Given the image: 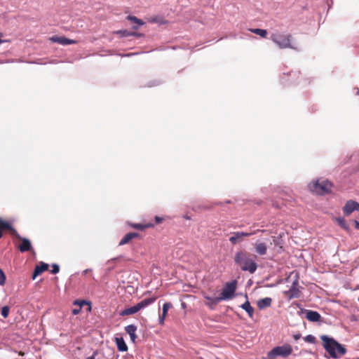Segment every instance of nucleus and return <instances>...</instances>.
Returning <instances> with one entry per match:
<instances>
[{
  "instance_id": "1",
  "label": "nucleus",
  "mask_w": 359,
  "mask_h": 359,
  "mask_svg": "<svg viewBox=\"0 0 359 359\" xmlns=\"http://www.w3.org/2000/svg\"><path fill=\"white\" fill-rule=\"evenodd\" d=\"M257 256L245 250L237 252L234 256L235 264L243 271L255 273L257 269Z\"/></svg>"
},
{
  "instance_id": "2",
  "label": "nucleus",
  "mask_w": 359,
  "mask_h": 359,
  "mask_svg": "<svg viewBox=\"0 0 359 359\" xmlns=\"http://www.w3.org/2000/svg\"><path fill=\"white\" fill-rule=\"evenodd\" d=\"M320 339L323 341L325 349L329 353L332 358H339L345 354L346 348L332 338L326 335H322Z\"/></svg>"
},
{
  "instance_id": "3",
  "label": "nucleus",
  "mask_w": 359,
  "mask_h": 359,
  "mask_svg": "<svg viewBox=\"0 0 359 359\" xmlns=\"http://www.w3.org/2000/svg\"><path fill=\"white\" fill-rule=\"evenodd\" d=\"M270 39L280 49L297 50V48L292 45V36L290 34L273 33L271 34Z\"/></svg>"
},
{
  "instance_id": "4",
  "label": "nucleus",
  "mask_w": 359,
  "mask_h": 359,
  "mask_svg": "<svg viewBox=\"0 0 359 359\" xmlns=\"http://www.w3.org/2000/svg\"><path fill=\"white\" fill-rule=\"evenodd\" d=\"M332 184L327 180H317L311 183L309 186L311 191L319 194L324 195L331 191Z\"/></svg>"
},
{
  "instance_id": "5",
  "label": "nucleus",
  "mask_w": 359,
  "mask_h": 359,
  "mask_svg": "<svg viewBox=\"0 0 359 359\" xmlns=\"http://www.w3.org/2000/svg\"><path fill=\"white\" fill-rule=\"evenodd\" d=\"M156 299V297L146 298L137 303L136 305L125 309L120 313V314H134L154 303Z\"/></svg>"
},
{
  "instance_id": "6",
  "label": "nucleus",
  "mask_w": 359,
  "mask_h": 359,
  "mask_svg": "<svg viewBox=\"0 0 359 359\" xmlns=\"http://www.w3.org/2000/svg\"><path fill=\"white\" fill-rule=\"evenodd\" d=\"M292 352V348L291 346L287 344L273 348L271 351L268 353L267 357L269 359H274L278 356L286 358L291 355Z\"/></svg>"
},
{
  "instance_id": "7",
  "label": "nucleus",
  "mask_w": 359,
  "mask_h": 359,
  "mask_svg": "<svg viewBox=\"0 0 359 359\" xmlns=\"http://www.w3.org/2000/svg\"><path fill=\"white\" fill-rule=\"evenodd\" d=\"M236 280H233L231 282L226 283L219 296L220 299L222 300L231 299L233 297L234 293L236 292Z\"/></svg>"
},
{
  "instance_id": "8",
  "label": "nucleus",
  "mask_w": 359,
  "mask_h": 359,
  "mask_svg": "<svg viewBox=\"0 0 359 359\" xmlns=\"http://www.w3.org/2000/svg\"><path fill=\"white\" fill-rule=\"evenodd\" d=\"M259 229L252 232H243V231H236L231 233V236L229 238V241L232 245H236L243 241L244 237H248L255 234Z\"/></svg>"
},
{
  "instance_id": "9",
  "label": "nucleus",
  "mask_w": 359,
  "mask_h": 359,
  "mask_svg": "<svg viewBox=\"0 0 359 359\" xmlns=\"http://www.w3.org/2000/svg\"><path fill=\"white\" fill-rule=\"evenodd\" d=\"M75 308L72 310V314H78L79 312L90 313L91 311V304L85 300H76L74 303Z\"/></svg>"
},
{
  "instance_id": "10",
  "label": "nucleus",
  "mask_w": 359,
  "mask_h": 359,
  "mask_svg": "<svg viewBox=\"0 0 359 359\" xmlns=\"http://www.w3.org/2000/svg\"><path fill=\"white\" fill-rule=\"evenodd\" d=\"M6 231H8L12 236L13 234H17V231L13 228L11 222L0 217L1 238L3 237L4 233Z\"/></svg>"
},
{
  "instance_id": "11",
  "label": "nucleus",
  "mask_w": 359,
  "mask_h": 359,
  "mask_svg": "<svg viewBox=\"0 0 359 359\" xmlns=\"http://www.w3.org/2000/svg\"><path fill=\"white\" fill-rule=\"evenodd\" d=\"M13 236L20 241L18 248L21 252H28L32 249V243L29 239L20 236L18 232L17 234H13Z\"/></svg>"
},
{
  "instance_id": "12",
  "label": "nucleus",
  "mask_w": 359,
  "mask_h": 359,
  "mask_svg": "<svg viewBox=\"0 0 359 359\" xmlns=\"http://www.w3.org/2000/svg\"><path fill=\"white\" fill-rule=\"evenodd\" d=\"M359 208V203L354 201H348L343 208V212L346 215H349L354 210H357Z\"/></svg>"
},
{
  "instance_id": "13",
  "label": "nucleus",
  "mask_w": 359,
  "mask_h": 359,
  "mask_svg": "<svg viewBox=\"0 0 359 359\" xmlns=\"http://www.w3.org/2000/svg\"><path fill=\"white\" fill-rule=\"evenodd\" d=\"M50 41L53 43H57L61 45H69V44H75L76 43V41L67 39L65 36H53L50 38Z\"/></svg>"
},
{
  "instance_id": "14",
  "label": "nucleus",
  "mask_w": 359,
  "mask_h": 359,
  "mask_svg": "<svg viewBox=\"0 0 359 359\" xmlns=\"http://www.w3.org/2000/svg\"><path fill=\"white\" fill-rule=\"evenodd\" d=\"M48 269V264H46L44 262H40L39 265H36L35 269H34V273H33V275H32V279H35L36 278V276H38L39 275L41 274L42 273H43L44 271H47Z\"/></svg>"
},
{
  "instance_id": "15",
  "label": "nucleus",
  "mask_w": 359,
  "mask_h": 359,
  "mask_svg": "<svg viewBox=\"0 0 359 359\" xmlns=\"http://www.w3.org/2000/svg\"><path fill=\"white\" fill-rule=\"evenodd\" d=\"M255 252L259 255H264L267 252V245L266 243L260 241H257L255 243Z\"/></svg>"
},
{
  "instance_id": "16",
  "label": "nucleus",
  "mask_w": 359,
  "mask_h": 359,
  "mask_svg": "<svg viewBox=\"0 0 359 359\" xmlns=\"http://www.w3.org/2000/svg\"><path fill=\"white\" fill-rule=\"evenodd\" d=\"M204 297L206 299L205 304L212 309L222 301L219 297H209L205 295Z\"/></svg>"
},
{
  "instance_id": "17",
  "label": "nucleus",
  "mask_w": 359,
  "mask_h": 359,
  "mask_svg": "<svg viewBox=\"0 0 359 359\" xmlns=\"http://www.w3.org/2000/svg\"><path fill=\"white\" fill-rule=\"evenodd\" d=\"M272 302V299L271 297H265L261 299H259L257 302V305L259 309H264L271 306Z\"/></svg>"
},
{
  "instance_id": "18",
  "label": "nucleus",
  "mask_w": 359,
  "mask_h": 359,
  "mask_svg": "<svg viewBox=\"0 0 359 359\" xmlns=\"http://www.w3.org/2000/svg\"><path fill=\"white\" fill-rule=\"evenodd\" d=\"M137 237H139L138 233H135V232L128 233L126 234L123 236V238L121 240V241L119 242V245H126V244L128 243L133 238H135Z\"/></svg>"
},
{
  "instance_id": "19",
  "label": "nucleus",
  "mask_w": 359,
  "mask_h": 359,
  "mask_svg": "<svg viewBox=\"0 0 359 359\" xmlns=\"http://www.w3.org/2000/svg\"><path fill=\"white\" fill-rule=\"evenodd\" d=\"M116 344L119 351L124 352L128 350V346L122 337H116Z\"/></svg>"
},
{
  "instance_id": "20",
  "label": "nucleus",
  "mask_w": 359,
  "mask_h": 359,
  "mask_svg": "<svg viewBox=\"0 0 359 359\" xmlns=\"http://www.w3.org/2000/svg\"><path fill=\"white\" fill-rule=\"evenodd\" d=\"M148 22L151 23H156L158 25H165L168 22L167 20H165L163 17L158 15L149 18Z\"/></svg>"
},
{
  "instance_id": "21",
  "label": "nucleus",
  "mask_w": 359,
  "mask_h": 359,
  "mask_svg": "<svg viewBox=\"0 0 359 359\" xmlns=\"http://www.w3.org/2000/svg\"><path fill=\"white\" fill-rule=\"evenodd\" d=\"M126 332L130 335V338L133 342H135L136 339V327L133 325H128L126 327Z\"/></svg>"
},
{
  "instance_id": "22",
  "label": "nucleus",
  "mask_w": 359,
  "mask_h": 359,
  "mask_svg": "<svg viewBox=\"0 0 359 359\" xmlns=\"http://www.w3.org/2000/svg\"><path fill=\"white\" fill-rule=\"evenodd\" d=\"M249 31L252 33L257 34L260 36L262 38H266L267 36V31L266 29L255 28V29H249Z\"/></svg>"
},
{
  "instance_id": "23",
  "label": "nucleus",
  "mask_w": 359,
  "mask_h": 359,
  "mask_svg": "<svg viewBox=\"0 0 359 359\" xmlns=\"http://www.w3.org/2000/svg\"><path fill=\"white\" fill-rule=\"evenodd\" d=\"M126 18H127V20H130V22L136 23L138 26H141L144 24L143 20H142L133 15H128V16H127Z\"/></svg>"
},
{
  "instance_id": "24",
  "label": "nucleus",
  "mask_w": 359,
  "mask_h": 359,
  "mask_svg": "<svg viewBox=\"0 0 359 359\" xmlns=\"http://www.w3.org/2000/svg\"><path fill=\"white\" fill-rule=\"evenodd\" d=\"M130 226L138 230H144L145 229L152 226V224H130Z\"/></svg>"
},
{
  "instance_id": "25",
  "label": "nucleus",
  "mask_w": 359,
  "mask_h": 359,
  "mask_svg": "<svg viewBox=\"0 0 359 359\" xmlns=\"http://www.w3.org/2000/svg\"><path fill=\"white\" fill-rule=\"evenodd\" d=\"M336 221L337 222L338 224L344 229L347 230L348 229V226L346 222V220L344 218H342V217L336 218Z\"/></svg>"
},
{
  "instance_id": "26",
  "label": "nucleus",
  "mask_w": 359,
  "mask_h": 359,
  "mask_svg": "<svg viewBox=\"0 0 359 359\" xmlns=\"http://www.w3.org/2000/svg\"><path fill=\"white\" fill-rule=\"evenodd\" d=\"M242 307L243 309H244L247 313H248V314H252L253 311H254V309L251 306L249 302H245L243 305H242Z\"/></svg>"
},
{
  "instance_id": "27",
  "label": "nucleus",
  "mask_w": 359,
  "mask_h": 359,
  "mask_svg": "<svg viewBox=\"0 0 359 359\" xmlns=\"http://www.w3.org/2000/svg\"><path fill=\"white\" fill-rule=\"evenodd\" d=\"M117 33L121 34L123 36H140V34L137 33L131 32L127 30H120Z\"/></svg>"
},
{
  "instance_id": "28",
  "label": "nucleus",
  "mask_w": 359,
  "mask_h": 359,
  "mask_svg": "<svg viewBox=\"0 0 359 359\" xmlns=\"http://www.w3.org/2000/svg\"><path fill=\"white\" fill-rule=\"evenodd\" d=\"M172 307V304L170 302H166L163 306L162 314H167L168 310Z\"/></svg>"
},
{
  "instance_id": "29",
  "label": "nucleus",
  "mask_w": 359,
  "mask_h": 359,
  "mask_svg": "<svg viewBox=\"0 0 359 359\" xmlns=\"http://www.w3.org/2000/svg\"><path fill=\"white\" fill-rule=\"evenodd\" d=\"M311 322H318L320 320L321 316H306Z\"/></svg>"
},
{
  "instance_id": "30",
  "label": "nucleus",
  "mask_w": 359,
  "mask_h": 359,
  "mask_svg": "<svg viewBox=\"0 0 359 359\" xmlns=\"http://www.w3.org/2000/svg\"><path fill=\"white\" fill-rule=\"evenodd\" d=\"M6 282V276L2 269H0V285H4Z\"/></svg>"
},
{
  "instance_id": "31",
  "label": "nucleus",
  "mask_w": 359,
  "mask_h": 359,
  "mask_svg": "<svg viewBox=\"0 0 359 359\" xmlns=\"http://www.w3.org/2000/svg\"><path fill=\"white\" fill-rule=\"evenodd\" d=\"M304 340L306 341V342H309V343H314L315 341H316V338L314 336L311 335V334H309L307 335L305 338H304Z\"/></svg>"
},
{
  "instance_id": "32",
  "label": "nucleus",
  "mask_w": 359,
  "mask_h": 359,
  "mask_svg": "<svg viewBox=\"0 0 359 359\" xmlns=\"http://www.w3.org/2000/svg\"><path fill=\"white\" fill-rule=\"evenodd\" d=\"M52 268H53V269L50 271V272H51V273H53V274H56V273H57L59 272V271H60V267H59V266H58L57 264H53L52 265Z\"/></svg>"
},
{
  "instance_id": "33",
  "label": "nucleus",
  "mask_w": 359,
  "mask_h": 359,
  "mask_svg": "<svg viewBox=\"0 0 359 359\" xmlns=\"http://www.w3.org/2000/svg\"><path fill=\"white\" fill-rule=\"evenodd\" d=\"M10 311V309L8 306H5L1 309V314H8Z\"/></svg>"
},
{
  "instance_id": "34",
  "label": "nucleus",
  "mask_w": 359,
  "mask_h": 359,
  "mask_svg": "<svg viewBox=\"0 0 359 359\" xmlns=\"http://www.w3.org/2000/svg\"><path fill=\"white\" fill-rule=\"evenodd\" d=\"M165 316H158V321L159 324H163Z\"/></svg>"
},
{
  "instance_id": "35",
  "label": "nucleus",
  "mask_w": 359,
  "mask_h": 359,
  "mask_svg": "<svg viewBox=\"0 0 359 359\" xmlns=\"http://www.w3.org/2000/svg\"><path fill=\"white\" fill-rule=\"evenodd\" d=\"M290 75H292L293 77H295L297 79L299 78L300 76V73L299 72H290L289 74Z\"/></svg>"
},
{
  "instance_id": "36",
  "label": "nucleus",
  "mask_w": 359,
  "mask_h": 359,
  "mask_svg": "<svg viewBox=\"0 0 359 359\" xmlns=\"http://www.w3.org/2000/svg\"><path fill=\"white\" fill-rule=\"evenodd\" d=\"M97 354V352L95 351L91 356L86 358V359H95V357Z\"/></svg>"
},
{
  "instance_id": "37",
  "label": "nucleus",
  "mask_w": 359,
  "mask_h": 359,
  "mask_svg": "<svg viewBox=\"0 0 359 359\" xmlns=\"http://www.w3.org/2000/svg\"><path fill=\"white\" fill-rule=\"evenodd\" d=\"M306 314H311V315H313V314H318L316 311H307Z\"/></svg>"
},
{
  "instance_id": "38",
  "label": "nucleus",
  "mask_w": 359,
  "mask_h": 359,
  "mask_svg": "<svg viewBox=\"0 0 359 359\" xmlns=\"http://www.w3.org/2000/svg\"><path fill=\"white\" fill-rule=\"evenodd\" d=\"M155 220H156V223H160V222H161L162 219L160 218L159 217H156Z\"/></svg>"
},
{
  "instance_id": "39",
  "label": "nucleus",
  "mask_w": 359,
  "mask_h": 359,
  "mask_svg": "<svg viewBox=\"0 0 359 359\" xmlns=\"http://www.w3.org/2000/svg\"><path fill=\"white\" fill-rule=\"evenodd\" d=\"M355 226L357 229H359V222L355 221Z\"/></svg>"
},
{
  "instance_id": "40",
  "label": "nucleus",
  "mask_w": 359,
  "mask_h": 359,
  "mask_svg": "<svg viewBox=\"0 0 359 359\" xmlns=\"http://www.w3.org/2000/svg\"><path fill=\"white\" fill-rule=\"evenodd\" d=\"M215 205L222 206V205H223V203L222 202H216V203H215Z\"/></svg>"
},
{
  "instance_id": "41",
  "label": "nucleus",
  "mask_w": 359,
  "mask_h": 359,
  "mask_svg": "<svg viewBox=\"0 0 359 359\" xmlns=\"http://www.w3.org/2000/svg\"><path fill=\"white\" fill-rule=\"evenodd\" d=\"M351 320L354 321V320H357V319L355 318L354 316H352Z\"/></svg>"
},
{
  "instance_id": "42",
  "label": "nucleus",
  "mask_w": 359,
  "mask_h": 359,
  "mask_svg": "<svg viewBox=\"0 0 359 359\" xmlns=\"http://www.w3.org/2000/svg\"><path fill=\"white\" fill-rule=\"evenodd\" d=\"M133 28L134 29H138V27H137V26H133Z\"/></svg>"
},
{
  "instance_id": "43",
  "label": "nucleus",
  "mask_w": 359,
  "mask_h": 359,
  "mask_svg": "<svg viewBox=\"0 0 359 359\" xmlns=\"http://www.w3.org/2000/svg\"><path fill=\"white\" fill-rule=\"evenodd\" d=\"M225 203H231V201H226Z\"/></svg>"
},
{
  "instance_id": "44",
  "label": "nucleus",
  "mask_w": 359,
  "mask_h": 359,
  "mask_svg": "<svg viewBox=\"0 0 359 359\" xmlns=\"http://www.w3.org/2000/svg\"><path fill=\"white\" fill-rule=\"evenodd\" d=\"M359 210V208H358V210Z\"/></svg>"
},
{
  "instance_id": "45",
  "label": "nucleus",
  "mask_w": 359,
  "mask_h": 359,
  "mask_svg": "<svg viewBox=\"0 0 359 359\" xmlns=\"http://www.w3.org/2000/svg\"><path fill=\"white\" fill-rule=\"evenodd\" d=\"M356 359H359V358H356Z\"/></svg>"
}]
</instances>
